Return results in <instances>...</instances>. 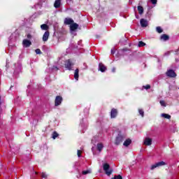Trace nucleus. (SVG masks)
<instances>
[{"instance_id": "1", "label": "nucleus", "mask_w": 179, "mask_h": 179, "mask_svg": "<svg viewBox=\"0 0 179 179\" xmlns=\"http://www.w3.org/2000/svg\"><path fill=\"white\" fill-rule=\"evenodd\" d=\"M125 138H127L125 134H118L117 136L115 139V145L117 146H118V145H121V143L125 141Z\"/></svg>"}, {"instance_id": "2", "label": "nucleus", "mask_w": 179, "mask_h": 179, "mask_svg": "<svg viewBox=\"0 0 179 179\" xmlns=\"http://www.w3.org/2000/svg\"><path fill=\"white\" fill-rule=\"evenodd\" d=\"M103 171L107 176H111L113 174V169H110V164L107 163L103 164Z\"/></svg>"}, {"instance_id": "3", "label": "nucleus", "mask_w": 179, "mask_h": 179, "mask_svg": "<svg viewBox=\"0 0 179 179\" xmlns=\"http://www.w3.org/2000/svg\"><path fill=\"white\" fill-rule=\"evenodd\" d=\"M64 99L61 96H57L55 99V107H58V106H61V103H62V101Z\"/></svg>"}, {"instance_id": "4", "label": "nucleus", "mask_w": 179, "mask_h": 179, "mask_svg": "<svg viewBox=\"0 0 179 179\" xmlns=\"http://www.w3.org/2000/svg\"><path fill=\"white\" fill-rule=\"evenodd\" d=\"M162 166H166V162L162 161L159 162H157L155 164L151 166L150 170H155V169L157 167H162Z\"/></svg>"}, {"instance_id": "5", "label": "nucleus", "mask_w": 179, "mask_h": 179, "mask_svg": "<svg viewBox=\"0 0 179 179\" xmlns=\"http://www.w3.org/2000/svg\"><path fill=\"white\" fill-rule=\"evenodd\" d=\"M73 65V63H72L71 59H67V60L65 61L64 66H65V68L69 69V71H71V69H72V66Z\"/></svg>"}, {"instance_id": "6", "label": "nucleus", "mask_w": 179, "mask_h": 179, "mask_svg": "<svg viewBox=\"0 0 179 179\" xmlns=\"http://www.w3.org/2000/svg\"><path fill=\"white\" fill-rule=\"evenodd\" d=\"M117 115H118V110L115 108H112L110 110V118H117Z\"/></svg>"}, {"instance_id": "7", "label": "nucleus", "mask_w": 179, "mask_h": 179, "mask_svg": "<svg viewBox=\"0 0 179 179\" xmlns=\"http://www.w3.org/2000/svg\"><path fill=\"white\" fill-rule=\"evenodd\" d=\"M166 76H169V78H176V76H177V74L175 71H173V69H170L166 72Z\"/></svg>"}, {"instance_id": "8", "label": "nucleus", "mask_w": 179, "mask_h": 179, "mask_svg": "<svg viewBox=\"0 0 179 179\" xmlns=\"http://www.w3.org/2000/svg\"><path fill=\"white\" fill-rule=\"evenodd\" d=\"M50 37V31H46L43 36L42 40L43 41H48V38Z\"/></svg>"}, {"instance_id": "9", "label": "nucleus", "mask_w": 179, "mask_h": 179, "mask_svg": "<svg viewBox=\"0 0 179 179\" xmlns=\"http://www.w3.org/2000/svg\"><path fill=\"white\" fill-rule=\"evenodd\" d=\"M22 45H24V47H26V48H27L30 47V45H31V41L27 39H24L22 41Z\"/></svg>"}, {"instance_id": "10", "label": "nucleus", "mask_w": 179, "mask_h": 179, "mask_svg": "<svg viewBox=\"0 0 179 179\" xmlns=\"http://www.w3.org/2000/svg\"><path fill=\"white\" fill-rule=\"evenodd\" d=\"M152 138L147 137L144 140V145H145V146H150V145H152Z\"/></svg>"}, {"instance_id": "11", "label": "nucleus", "mask_w": 179, "mask_h": 179, "mask_svg": "<svg viewBox=\"0 0 179 179\" xmlns=\"http://www.w3.org/2000/svg\"><path fill=\"white\" fill-rule=\"evenodd\" d=\"M99 71L101 72H106L107 71V67L103 64V63H99Z\"/></svg>"}, {"instance_id": "12", "label": "nucleus", "mask_w": 179, "mask_h": 179, "mask_svg": "<svg viewBox=\"0 0 179 179\" xmlns=\"http://www.w3.org/2000/svg\"><path fill=\"white\" fill-rule=\"evenodd\" d=\"M140 23H141V27H148V20H146L142 18V19L140 20Z\"/></svg>"}, {"instance_id": "13", "label": "nucleus", "mask_w": 179, "mask_h": 179, "mask_svg": "<svg viewBox=\"0 0 179 179\" xmlns=\"http://www.w3.org/2000/svg\"><path fill=\"white\" fill-rule=\"evenodd\" d=\"M78 27H79V24L73 22L71 25H70V30L71 31H75V30H76L78 29Z\"/></svg>"}, {"instance_id": "14", "label": "nucleus", "mask_w": 179, "mask_h": 179, "mask_svg": "<svg viewBox=\"0 0 179 179\" xmlns=\"http://www.w3.org/2000/svg\"><path fill=\"white\" fill-rule=\"evenodd\" d=\"M161 40H163L164 41H167L169 40H170V36H169V35L167 34H162L160 36Z\"/></svg>"}, {"instance_id": "15", "label": "nucleus", "mask_w": 179, "mask_h": 179, "mask_svg": "<svg viewBox=\"0 0 179 179\" xmlns=\"http://www.w3.org/2000/svg\"><path fill=\"white\" fill-rule=\"evenodd\" d=\"M132 143V140H131V138H127L124 143L123 145L124 146H126V148H128V146H129V145Z\"/></svg>"}, {"instance_id": "16", "label": "nucleus", "mask_w": 179, "mask_h": 179, "mask_svg": "<svg viewBox=\"0 0 179 179\" xmlns=\"http://www.w3.org/2000/svg\"><path fill=\"white\" fill-rule=\"evenodd\" d=\"M73 23V20L71 18H66L64 20V24H70L71 25Z\"/></svg>"}, {"instance_id": "17", "label": "nucleus", "mask_w": 179, "mask_h": 179, "mask_svg": "<svg viewBox=\"0 0 179 179\" xmlns=\"http://www.w3.org/2000/svg\"><path fill=\"white\" fill-rule=\"evenodd\" d=\"M54 6L56 8V9L61 8V0H56L55 1Z\"/></svg>"}, {"instance_id": "18", "label": "nucleus", "mask_w": 179, "mask_h": 179, "mask_svg": "<svg viewBox=\"0 0 179 179\" xmlns=\"http://www.w3.org/2000/svg\"><path fill=\"white\" fill-rule=\"evenodd\" d=\"M74 79H76V80H79V69H76L75 70V72H74Z\"/></svg>"}, {"instance_id": "19", "label": "nucleus", "mask_w": 179, "mask_h": 179, "mask_svg": "<svg viewBox=\"0 0 179 179\" xmlns=\"http://www.w3.org/2000/svg\"><path fill=\"white\" fill-rule=\"evenodd\" d=\"M103 148H104V145L101 143H98L96 145V148L99 152H101V150H103Z\"/></svg>"}, {"instance_id": "20", "label": "nucleus", "mask_w": 179, "mask_h": 179, "mask_svg": "<svg viewBox=\"0 0 179 179\" xmlns=\"http://www.w3.org/2000/svg\"><path fill=\"white\" fill-rule=\"evenodd\" d=\"M161 117H163V118H166V120H171V115L167 113H162Z\"/></svg>"}, {"instance_id": "21", "label": "nucleus", "mask_w": 179, "mask_h": 179, "mask_svg": "<svg viewBox=\"0 0 179 179\" xmlns=\"http://www.w3.org/2000/svg\"><path fill=\"white\" fill-rule=\"evenodd\" d=\"M137 10H138L139 15H143V7L142 6H138L137 7Z\"/></svg>"}, {"instance_id": "22", "label": "nucleus", "mask_w": 179, "mask_h": 179, "mask_svg": "<svg viewBox=\"0 0 179 179\" xmlns=\"http://www.w3.org/2000/svg\"><path fill=\"white\" fill-rule=\"evenodd\" d=\"M41 29L42 30H48V29H50V27L47 24H43L41 25Z\"/></svg>"}, {"instance_id": "23", "label": "nucleus", "mask_w": 179, "mask_h": 179, "mask_svg": "<svg viewBox=\"0 0 179 179\" xmlns=\"http://www.w3.org/2000/svg\"><path fill=\"white\" fill-rule=\"evenodd\" d=\"M58 136H59V134H58V133L57 131H54L52 134V138L53 139H57V138H58Z\"/></svg>"}, {"instance_id": "24", "label": "nucleus", "mask_w": 179, "mask_h": 179, "mask_svg": "<svg viewBox=\"0 0 179 179\" xmlns=\"http://www.w3.org/2000/svg\"><path fill=\"white\" fill-rule=\"evenodd\" d=\"M146 45V43L143 41H141L138 42V47H145Z\"/></svg>"}, {"instance_id": "25", "label": "nucleus", "mask_w": 179, "mask_h": 179, "mask_svg": "<svg viewBox=\"0 0 179 179\" xmlns=\"http://www.w3.org/2000/svg\"><path fill=\"white\" fill-rule=\"evenodd\" d=\"M90 173H92V171L87 170V171H83L82 174H83V176H86V174H90Z\"/></svg>"}, {"instance_id": "26", "label": "nucleus", "mask_w": 179, "mask_h": 179, "mask_svg": "<svg viewBox=\"0 0 179 179\" xmlns=\"http://www.w3.org/2000/svg\"><path fill=\"white\" fill-rule=\"evenodd\" d=\"M156 30H157V33H159V34L163 33V29L160 27H157Z\"/></svg>"}, {"instance_id": "27", "label": "nucleus", "mask_w": 179, "mask_h": 179, "mask_svg": "<svg viewBox=\"0 0 179 179\" xmlns=\"http://www.w3.org/2000/svg\"><path fill=\"white\" fill-rule=\"evenodd\" d=\"M138 113H139L140 115H141V117H144V115H145V112L143 111V110H142V109H138Z\"/></svg>"}, {"instance_id": "28", "label": "nucleus", "mask_w": 179, "mask_h": 179, "mask_svg": "<svg viewBox=\"0 0 179 179\" xmlns=\"http://www.w3.org/2000/svg\"><path fill=\"white\" fill-rule=\"evenodd\" d=\"M111 179H122V176L121 175L115 176Z\"/></svg>"}, {"instance_id": "29", "label": "nucleus", "mask_w": 179, "mask_h": 179, "mask_svg": "<svg viewBox=\"0 0 179 179\" xmlns=\"http://www.w3.org/2000/svg\"><path fill=\"white\" fill-rule=\"evenodd\" d=\"M143 89H145V90H149L150 89V85H146L145 86L143 87Z\"/></svg>"}, {"instance_id": "30", "label": "nucleus", "mask_w": 179, "mask_h": 179, "mask_svg": "<svg viewBox=\"0 0 179 179\" xmlns=\"http://www.w3.org/2000/svg\"><path fill=\"white\" fill-rule=\"evenodd\" d=\"M35 52H36V54L40 55V54H41V50L36 49Z\"/></svg>"}, {"instance_id": "31", "label": "nucleus", "mask_w": 179, "mask_h": 179, "mask_svg": "<svg viewBox=\"0 0 179 179\" xmlns=\"http://www.w3.org/2000/svg\"><path fill=\"white\" fill-rule=\"evenodd\" d=\"M159 103L161 106H163V107H166V102H164V101H160Z\"/></svg>"}, {"instance_id": "32", "label": "nucleus", "mask_w": 179, "mask_h": 179, "mask_svg": "<svg viewBox=\"0 0 179 179\" xmlns=\"http://www.w3.org/2000/svg\"><path fill=\"white\" fill-rule=\"evenodd\" d=\"M77 155L79 157H80V156H82V151H80V150H78Z\"/></svg>"}, {"instance_id": "33", "label": "nucleus", "mask_w": 179, "mask_h": 179, "mask_svg": "<svg viewBox=\"0 0 179 179\" xmlns=\"http://www.w3.org/2000/svg\"><path fill=\"white\" fill-rule=\"evenodd\" d=\"M151 3H152V5H156V3H157V0H150Z\"/></svg>"}, {"instance_id": "34", "label": "nucleus", "mask_w": 179, "mask_h": 179, "mask_svg": "<svg viewBox=\"0 0 179 179\" xmlns=\"http://www.w3.org/2000/svg\"><path fill=\"white\" fill-rule=\"evenodd\" d=\"M41 177L42 178H47V174H45V173H42Z\"/></svg>"}, {"instance_id": "35", "label": "nucleus", "mask_w": 179, "mask_h": 179, "mask_svg": "<svg viewBox=\"0 0 179 179\" xmlns=\"http://www.w3.org/2000/svg\"><path fill=\"white\" fill-rule=\"evenodd\" d=\"M122 51H123V52H125L127 51H129V50L128 49V48H124L122 49Z\"/></svg>"}, {"instance_id": "36", "label": "nucleus", "mask_w": 179, "mask_h": 179, "mask_svg": "<svg viewBox=\"0 0 179 179\" xmlns=\"http://www.w3.org/2000/svg\"><path fill=\"white\" fill-rule=\"evenodd\" d=\"M27 38H29V39L31 38V34H28L27 36Z\"/></svg>"}, {"instance_id": "37", "label": "nucleus", "mask_w": 179, "mask_h": 179, "mask_svg": "<svg viewBox=\"0 0 179 179\" xmlns=\"http://www.w3.org/2000/svg\"><path fill=\"white\" fill-rule=\"evenodd\" d=\"M111 54H113V55H114V54H115V51H114V50H111Z\"/></svg>"}, {"instance_id": "38", "label": "nucleus", "mask_w": 179, "mask_h": 179, "mask_svg": "<svg viewBox=\"0 0 179 179\" xmlns=\"http://www.w3.org/2000/svg\"><path fill=\"white\" fill-rule=\"evenodd\" d=\"M112 71H113V72H115V68H113V69H112Z\"/></svg>"}, {"instance_id": "39", "label": "nucleus", "mask_w": 179, "mask_h": 179, "mask_svg": "<svg viewBox=\"0 0 179 179\" xmlns=\"http://www.w3.org/2000/svg\"><path fill=\"white\" fill-rule=\"evenodd\" d=\"M0 104H1V96H0Z\"/></svg>"}, {"instance_id": "40", "label": "nucleus", "mask_w": 179, "mask_h": 179, "mask_svg": "<svg viewBox=\"0 0 179 179\" xmlns=\"http://www.w3.org/2000/svg\"><path fill=\"white\" fill-rule=\"evenodd\" d=\"M35 174H37V172H35Z\"/></svg>"}]
</instances>
